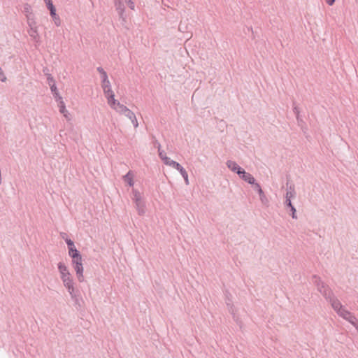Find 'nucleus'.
I'll use <instances>...</instances> for the list:
<instances>
[{"instance_id":"obj_27","label":"nucleus","mask_w":358,"mask_h":358,"mask_svg":"<svg viewBox=\"0 0 358 358\" xmlns=\"http://www.w3.org/2000/svg\"><path fill=\"white\" fill-rule=\"evenodd\" d=\"M345 320L348 321L350 324H352L353 326L357 327V320L355 317V316L353 315L351 313Z\"/></svg>"},{"instance_id":"obj_42","label":"nucleus","mask_w":358,"mask_h":358,"mask_svg":"<svg viewBox=\"0 0 358 358\" xmlns=\"http://www.w3.org/2000/svg\"><path fill=\"white\" fill-rule=\"evenodd\" d=\"M50 14L52 19L58 16V15L56 13V8L50 10Z\"/></svg>"},{"instance_id":"obj_30","label":"nucleus","mask_w":358,"mask_h":358,"mask_svg":"<svg viewBox=\"0 0 358 358\" xmlns=\"http://www.w3.org/2000/svg\"><path fill=\"white\" fill-rule=\"evenodd\" d=\"M43 1H45L46 6L49 10H53L55 8V6L52 3V0H43Z\"/></svg>"},{"instance_id":"obj_13","label":"nucleus","mask_w":358,"mask_h":358,"mask_svg":"<svg viewBox=\"0 0 358 358\" xmlns=\"http://www.w3.org/2000/svg\"><path fill=\"white\" fill-rule=\"evenodd\" d=\"M29 36L36 41L38 42L39 40V35L38 34L36 26L34 27H30V29L28 31Z\"/></svg>"},{"instance_id":"obj_6","label":"nucleus","mask_w":358,"mask_h":358,"mask_svg":"<svg viewBox=\"0 0 358 358\" xmlns=\"http://www.w3.org/2000/svg\"><path fill=\"white\" fill-rule=\"evenodd\" d=\"M227 166L233 172L237 173L238 176L243 171L242 169L237 163L234 161L228 160L226 163Z\"/></svg>"},{"instance_id":"obj_18","label":"nucleus","mask_w":358,"mask_h":358,"mask_svg":"<svg viewBox=\"0 0 358 358\" xmlns=\"http://www.w3.org/2000/svg\"><path fill=\"white\" fill-rule=\"evenodd\" d=\"M124 180L128 183L130 187H133L134 185L133 180V174L131 171H129L126 175L123 176Z\"/></svg>"},{"instance_id":"obj_4","label":"nucleus","mask_w":358,"mask_h":358,"mask_svg":"<svg viewBox=\"0 0 358 358\" xmlns=\"http://www.w3.org/2000/svg\"><path fill=\"white\" fill-rule=\"evenodd\" d=\"M313 282L314 285L317 287V290L323 295L324 297L328 293L326 292V291H322V288H324L325 287V283L322 281L320 277L317 275L313 276Z\"/></svg>"},{"instance_id":"obj_41","label":"nucleus","mask_w":358,"mask_h":358,"mask_svg":"<svg viewBox=\"0 0 358 358\" xmlns=\"http://www.w3.org/2000/svg\"><path fill=\"white\" fill-rule=\"evenodd\" d=\"M50 14L52 19L58 16V15L56 13V8L50 10Z\"/></svg>"},{"instance_id":"obj_22","label":"nucleus","mask_w":358,"mask_h":358,"mask_svg":"<svg viewBox=\"0 0 358 358\" xmlns=\"http://www.w3.org/2000/svg\"><path fill=\"white\" fill-rule=\"evenodd\" d=\"M163 162L166 164V165H168V166H170L171 167H174V166H177V162L174 161V160H172L169 157H164L163 158Z\"/></svg>"},{"instance_id":"obj_43","label":"nucleus","mask_w":358,"mask_h":358,"mask_svg":"<svg viewBox=\"0 0 358 358\" xmlns=\"http://www.w3.org/2000/svg\"><path fill=\"white\" fill-rule=\"evenodd\" d=\"M154 146L157 148V150L161 149V144L157 140H155L154 141Z\"/></svg>"},{"instance_id":"obj_19","label":"nucleus","mask_w":358,"mask_h":358,"mask_svg":"<svg viewBox=\"0 0 358 358\" xmlns=\"http://www.w3.org/2000/svg\"><path fill=\"white\" fill-rule=\"evenodd\" d=\"M132 200L134 202L142 200V196L140 192L134 188L132 189Z\"/></svg>"},{"instance_id":"obj_45","label":"nucleus","mask_w":358,"mask_h":358,"mask_svg":"<svg viewBox=\"0 0 358 358\" xmlns=\"http://www.w3.org/2000/svg\"><path fill=\"white\" fill-rule=\"evenodd\" d=\"M322 291H326L327 293L329 292H332L331 289L327 285L325 284V287L324 288H322Z\"/></svg>"},{"instance_id":"obj_26","label":"nucleus","mask_w":358,"mask_h":358,"mask_svg":"<svg viewBox=\"0 0 358 358\" xmlns=\"http://www.w3.org/2000/svg\"><path fill=\"white\" fill-rule=\"evenodd\" d=\"M337 314L345 320L350 315V312L345 309L343 307Z\"/></svg>"},{"instance_id":"obj_2","label":"nucleus","mask_w":358,"mask_h":358,"mask_svg":"<svg viewBox=\"0 0 358 358\" xmlns=\"http://www.w3.org/2000/svg\"><path fill=\"white\" fill-rule=\"evenodd\" d=\"M71 299L73 301V306L76 308V310H80L82 309L84 301L80 295V293L78 289H73V291L69 292Z\"/></svg>"},{"instance_id":"obj_12","label":"nucleus","mask_w":358,"mask_h":358,"mask_svg":"<svg viewBox=\"0 0 358 358\" xmlns=\"http://www.w3.org/2000/svg\"><path fill=\"white\" fill-rule=\"evenodd\" d=\"M57 267L61 276L68 275L70 273L67 266L63 262H59L57 264Z\"/></svg>"},{"instance_id":"obj_21","label":"nucleus","mask_w":358,"mask_h":358,"mask_svg":"<svg viewBox=\"0 0 358 358\" xmlns=\"http://www.w3.org/2000/svg\"><path fill=\"white\" fill-rule=\"evenodd\" d=\"M27 23L29 27H34L36 26V21L34 20V14L27 15Z\"/></svg>"},{"instance_id":"obj_37","label":"nucleus","mask_w":358,"mask_h":358,"mask_svg":"<svg viewBox=\"0 0 358 358\" xmlns=\"http://www.w3.org/2000/svg\"><path fill=\"white\" fill-rule=\"evenodd\" d=\"M158 152H159V156L160 157V159L163 161V158L164 157H167L165 152L161 149L158 150Z\"/></svg>"},{"instance_id":"obj_49","label":"nucleus","mask_w":358,"mask_h":358,"mask_svg":"<svg viewBox=\"0 0 358 358\" xmlns=\"http://www.w3.org/2000/svg\"><path fill=\"white\" fill-rule=\"evenodd\" d=\"M66 234L65 233H64V234H62V237L64 240H65V238H65V236H66Z\"/></svg>"},{"instance_id":"obj_36","label":"nucleus","mask_w":358,"mask_h":358,"mask_svg":"<svg viewBox=\"0 0 358 358\" xmlns=\"http://www.w3.org/2000/svg\"><path fill=\"white\" fill-rule=\"evenodd\" d=\"M125 3L128 5V6L131 9L134 10V3L131 0H124Z\"/></svg>"},{"instance_id":"obj_44","label":"nucleus","mask_w":358,"mask_h":358,"mask_svg":"<svg viewBox=\"0 0 358 358\" xmlns=\"http://www.w3.org/2000/svg\"><path fill=\"white\" fill-rule=\"evenodd\" d=\"M182 178H184L185 180V184L186 185H188L189 184V180H188V174H187V172H186L185 173H184V176H182Z\"/></svg>"},{"instance_id":"obj_5","label":"nucleus","mask_w":358,"mask_h":358,"mask_svg":"<svg viewBox=\"0 0 358 358\" xmlns=\"http://www.w3.org/2000/svg\"><path fill=\"white\" fill-rule=\"evenodd\" d=\"M243 180L245 181L246 182L252 185L253 186L255 184H257L256 180L255 178L249 173L246 172L244 169L243 171L240 173L238 176Z\"/></svg>"},{"instance_id":"obj_25","label":"nucleus","mask_w":358,"mask_h":358,"mask_svg":"<svg viewBox=\"0 0 358 358\" xmlns=\"http://www.w3.org/2000/svg\"><path fill=\"white\" fill-rule=\"evenodd\" d=\"M69 255L73 258V257H77L80 255V252L75 248H70V250H69Z\"/></svg>"},{"instance_id":"obj_7","label":"nucleus","mask_w":358,"mask_h":358,"mask_svg":"<svg viewBox=\"0 0 358 358\" xmlns=\"http://www.w3.org/2000/svg\"><path fill=\"white\" fill-rule=\"evenodd\" d=\"M115 6L118 12V15L120 18L122 19L123 21H125V17L124 16V13L125 10V6L123 1H115Z\"/></svg>"},{"instance_id":"obj_20","label":"nucleus","mask_w":358,"mask_h":358,"mask_svg":"<svg viewBox=\"0 0 358 358\" xmlns=\"http://www.w3.org/2000/svg\"><path fill=\"white\" fill-rule=\"evenodd\" d=\"M58 101H59L58 106H59V112L61 113H62L65 117L67 118V113H68V112H67V110L66 109V106H65L64 102L63 101L62 99H60Z\"/></svg>"},{"instance_id":"obj_28","label":"nucleus","mask_w":358,"mask_h":358,"mask_svg":"<svg viewBox=\"0 0 358 358\" xmlns=\"http://www.w3.org/2000/svg\"><path fill=\"white\" fill-rule=\"evenodd\" d=\"M23 13H25L26 15L33 14L31 7L29 3L24 4Z\"/></svg>"},{"instance_id":"obj_9","label":"nucleus","mask_w":358,"mask_h":358,"mask_svg":"<svg viewBox=\"0 0 358 358\" xmlns=\"http://www.w3.org/2000/svg\"><path fill=\"white\" fill-rule=\"evenodd\" d=\"M253 188L259 194V199H260L261 201L262 202V203H264V204L268 203V199L265 196L264 192H263L260 185L259 183L255 184V185L253 186Z\"/></svg>"},{"instance_id":"obj_15","label":"nucleus","mask_w":358,"mask_h":358,"mask_svg":"<svg viewBox=\"0 0 358 358\" xmlns=\"http://www.w3.org/2000/svg\"><path fill=\"white\" fill-rule=\"evenodd\" d=\"M113 109L115 110L119 113L123 114V115L125 113H127V110H129V108L127 106H125L123 104H121L119 101H117V104H116L115 107H114Z\"/></svg>"},{"instance_id":"obj_17","label":"nucleus","mask_w":358,"mask_h":358,"mask_svg":"<svg viewBox=\"0 0 358 358\" xmlns=\"http://www.w3.org/2000/svg\"><path fill=\"white\" fill-rule=\"evenodd\" d=\"M108 100V103L110 105V106L112 108H114L117 104V100L115 99V94L114 93L110 94L106 96Z\"/></svg>"},{"instance_id":"obj_39","label":"nucleus","mask_w":358,"mask_h":358,"mask_svg":"<svg viewBox=\"0 0 358 358\" xmlns=\"http://www.w3.org/2000/svg\"><path fill=\"white\" fill-rule=\"evenodd\" d=\"M296 120H297V122H298L299 126H301V125H302V124H303V123H304V122H303V120L302 117H301V115H296Z\"/></svg>"},{"instance_id":"obj_48","label":"nucleus","mask_w":358,"mask_h":358,"mask_svg":"<svg viewBox=\"0 0 358 358\" xmlns=\"http://www.w3.org/2000/svg\"><path fill=\"white\" fill-rule=\"evenodd\" d=\"M6 76H4L3 75V73H1V82H4L6 80Z\"/></svg>"},{"instance_id":"obj_14","label":"nucleus","mask_w":358,"mask_h":358,"mask_svg":"<svg viewBox=\"0 0 358 358\" xmlns=\"http://www.w3.org/2000/svg\"><path fill=\"white\" fill-rule=\"evenodd\" d=\"M101 87L103 90V93L105 96L108 95L110 94L114 93L111 89V85L110 81H108V83H101Z\"/></svg>"},{"instance_id":"obj_47","label":"nucleus","mask_w":358,"mask_h":358,"mask_svg":"<svg viewBox=\"0 0 358 358\" xmlns=\"http://www.w3.org/2000/svg\"><path fill=\"white\" fill-rule=\"evenodd\" d=\"M326 2L329 6H331V5H333L334 3L335 0H326Z\"/></svg>"},{"instance_id":"obj_31","label":"nucleus","mask_w":358,"mask_h":358,"mask_svg":"<svg viewBox=\"0 0 358 358\" xmlns=\"http://www.w3.org/2000/svg\"><path fill=\"white\" fill-rule=\"evenodd\" d=\"M285 206L289 208H291L292 206H294L292 203L290 196H285Z\"/></svg>"},{"instance_id":"obj_10","label":"nucleus","mask_w":358,"mask_h":358,"mask_svg":"<svg viewBox=\"0 0 358 358\" xmlns=\"http://www.w3.org/2000/svg\"><path fill=\"white\" fill-rule=\"evenodd\" d=\"M136 208L139 215H143L145 213V205L143 200L134 202Z\"/></svg>"},{"instance_id":"obj_38","label":"nucleus","mask_w":358,"mask_h":358,"mask_svg":"<svg viewBox=\"0 0 358 358\" xmlns=\"http://www.w3.org/2000/svg\"><path fill=\"white\" fill-rule=\"evenodd\" d=\"M293 105H294V108H293L294 113L296 115V116L299 115H300L299 108H298L297 106L295 105V103H294Z\"/></svg>"},{"instance_id":"obj_35","label":"nucleus","mask_w":358,"mask_h":358,"mask_svg":"<svg viewBox=\"0 0 358 358\" xmlns=\"http://www.w3.org/2000/svg\"><path fill=\"white\" fill-rule=\"evenodd\" d=\"M290 209V211L292 212V217L293 219H296L297 218V216H296V208L294 206H292Z\"/></svg>"},{"instance_id":"obj_32","label":"nucleus","mask_w":358,"mask_h":358,"mask_svg":"<svg viewBox=\"0 0 358 358\" xmlns=\"http://www.w3.org/2000/svg\"><path fill=\"white\" fill-rule=\"evenodd\" d=\"M65 242L67 244L69 250H70V248H75L73 241L72 240H71L70 238H65Z\"/></svg>"},{"instance_id":"obj_34","label":"nucleus","mask_w":358,"mask_h":358,"mask_svg":"<svg viewBox=\"0 0 358 358\" xmlns=\"http://www.w3.org/2000/svg\"><path fill=\"white\" fill-rule=\"evenodd\" d=\"M101 83H108V81H109L108 78V75L106 73V71H104L103 73L101 74Z\"/></svg>"},{"instance_id":"obj_11","label":"nucleus","mask_w":358,"mask_h":358,"mask_svg":"<svg viewBox=\"0 0 358 358\" xmlns=\"http://www.w3.org/2000/svg\"><path fill=\"white\" fill-rule=\"evenodd\" d=\"M124 115L131 120L135 128H136L138 126L136 115L131 110L129 109L127 112L125 113Z\"/></svg>"},{"instance_id":"obj_16","label":"nucleus","mask_w":358,"mask_h":358,"mask_svg":"<svg viewBox=\"0 0 358 358\" xmlns=\"http://www.w3.org/2000/svg\"><path fill=\"white\" fill-rule=\"evenodd\" d=\"M50 88L51 92L56 101L62 99V97L60 96V94L57 90L56 84H52V86L50 87Z\"/></svg>"},{"instance_id":"obj_1","label":"nucleus","mask_w":358,"mask_h":358,"mask_svg":"<svg viewBox=\"0 0 358 358\" xmlns=\"http://www.w3.org/2000/svg\"><path fill=\"white\" fill-rule=\"evenodd\" d=\"M325 299L331 303L332 308L338 313L343 308L340 301L334 296L333 292H329L324 296Z\"/></svg>"},{"instance_id":"obj_29","label":"nucleus","mask_w":358,"mask_h":358,"mask_svg":"<svg viewBox=\"0 0 358 358\" xmlns=\"http://www.w3.org/2000/svg\"><path fill=\"white\" fill-rule=\"evenodd\" d=\"M177 166H174L173 169L178 170V172H180L181 176H184V173H185L187 171L186 170L179 164L177 163Z\"/></svg>"},{"instance_id":"obj_33","label":"nucleus","mask_w":358,"mask_h":358,"mask_svg":"<svg viewBox=\"0 0 358 358\" xmlns=\"http://www.w3.org/2000/svg\"><path fill=\"white\" fill-rule=\"evenodd\" d=\"M83 262V259H82V256L80 255L77 257H73L72 258V264H80V263H82Z\"/></svg>"},{"instance_id":"obj_40","label":"nucleus","mask_w":358,"mask_h":358,"mask_svg":"<svg viewBox=\"0 0 358 358\" xmlns=\"http://www.w3.org/2000/svg\"><path fill=\"white\" fill-rule=\"evenodd\" d=\"M52 20H53V21H54V22H55L56 26L58 27V26L60 25L61 20H60V18H59V15L57 16L56 17L53 18Z\"/></svg>"},{"instance_id":"obj_3","label":"nucleus","mask_w":358,"mask_h":358,"mask_svg":"<svg viewBox=\"0 0 358 358\" xmlns=\"http://www.w3.org/2000/svg\"><path fill=\"white\" fill-rule=\"evenodd\" d=\"M60 277L64 284V286L66 287L68 292L73 291V289H76V288L74 287V282L71 273Z\"/></svg>"},{"instance_id":"obj_8","label":"nucleus","mask_w":358,"mask_h":358,"mask_svg":"<svg viewBox=\"0 0 358 358\" xmlns=\"http://www.w3.org/2000/svg\"><path fill=\"white\" fill-rule=\"evenodd\" d=\"M79 282L84 280L83 263L72 264Z\"/></svg>"},{"instance_id":"obj_24","label":"nucleus","mask_w":358,"mask_h":358,"mask_svg":"<svg viewBox=\"0 0 358 358\" xmlns=\"http://www.w3.org/2000/svg\"><path fill=\"white\" fill-rule=\"evenodd\" d=\"M45 71H48V70L44 69L43 72L47 76L48 84L49 85L50 87H51L52 84H56L55 80L54 78L52 76V75L48 73H46Z\"/></svg>"},{"instance_id":"obj_46","label":"nucleus","mask_w":358,"mask_h":358,"mask_svg":"<svg viewBox=\"0 0 358 358\" xmlns=\"http://www.w3.org/2000/svg\"><path fill=\"white\" fill-rule=\"evenodd\" d=\"M96 70L100 74L103 73L105 71L104 69L101 66L97 67Z\"/></svg>"},{"instance_id":"obj_23","label":"nucleus","mask_w":358,"mask_h":358,"mask_svg":"<svg viewBox=\"0 0 358 358\" xmlns=\"http://www.w3.org/2000/svg\"><path fill=\"white\" fill-rule=\"evenodd\" d=\"M295 194H296V192H295L294 186V185H290L289 187H288L287 189V192H286V196H290V199H291L292 197H294Z\"/></svg>"}]
</instances>
